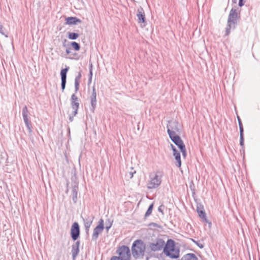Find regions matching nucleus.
Listing matches in <instances>:
<instances>
[{
  "label": "nucleus",
  "mask_w": 260,
  "mask_h": 260,
  "mask_svg": "<svg viewBox=\"0 0 260 260\" xmlns=\"http://www.w3.org/2000/svg\"><path fill=\"white\" fill-rule=\"evenodd\" d=\"M180 150L181 152H182L183 157H185L186 155V150L185 146L183 148H182V149L181 148Z\"/></svg>",
  "instance_id": "473e14b6"
},
{
  "label": "nucleus",
  "mask_w": 260,
  "mask_h": 260,
  "mask_svg": "<svg viewBox=\"0 0 260 260\" xmlns=\"http://www.w3.org/2000/svg\"><path fill=\"white\" fill-rule=\"evenodd\" d=\"M66 80H61V89L62 91L64 90L65 87H66Z\"/></svg>",
  "instance_id": "7c9ffc66"
},
{
  "label": "nucleus",
  "mask_w": 260,
  "mask_h": 260,
  "mask_svg": "<svg viewBox=\"0 0 260 260\" xmlns=\"http://www.w3.org/2000/svg\"><path fill=\"white\" fill-rule=\"evenodd\" d=\"M91 80H92V77H89L88 82L91 83Z\"/></svg>",
  "instance_id": "79ce46f5"
},
{
  "label": "nucleus",
  "mask_w": 260,
  "mask_h": 260,
  "mask_svg": "<svg viewBox=\"0 0 260 260\" xmlns=\"http://www.w3.org/2000/svg\"><path fill=\"white\" fill-rule=\"evenodd\" d=\"M170 138L180 149L183 148L185 146L179 135H175V136L170 137Z\"/></svg>",
  "instance_id": "4468645a"
},
{
  "label": "nucleus",
  "mask_w": 260,
  "mask_h": 260,
  "mask_svg": "<svg viewBox=\"0 0 260 260\" xmlns=\"http://www.w3.org/2000/svg\"><path fill=\"white\" fill-rule=\"evenodd\" d=\"M238 123H239V129H240V134L243 133L244 129H243V125H242V122H241L240 118L239 117V116H238Z\"/></svg>",
  "instance_id": "cd10ccee"
},
{
  "label": "nucleus",
  "mask_w": 260,
  "mask_h": 260,
  "mask_svg": "<svg viewBox=\"0 0 260 260\" xmlns=\"http://www.w3.org/2000/svg\"><path fill=\"white\" fill-rule=\"evenodd\" d=\"M240 144L241 147L244 146V134L243 133L240 134Z\"/></svg>",
  "instance_id": "c85d7f7f"
},
{
  "label": "nucleus",
  "mask_w": 260,
  "mask_h": 260,
  "mask_svg": "<svg viewBox=\"0 0 260 260\" xmlns=\"http://www.w3.org/2000/svg\"><path fill=\"white\" fill-rule=\"evenodd\" d=\"M136 173L135 171H134V172H129V175L131 178H132L133 177V174H134V173Z\"/></svg>",
  "instance_id": "58836bf2"
},
{
  "label": "nucleus",
  "mask_w": 260,
  "mask_h": 260,
  "mask_svg": "<svg viewBox=\"0 0 260 260\" xmlns=\"http://www.w3.org/2000/svg\"><path fill=\"white\" fill-rule=\"evenodd\" d=\"M0 33L5 36L6 38H7L8 36V32L6 31V29L3 27L2 25L0 24Z\"/></svg>",
  "instance_id": "a878e982"
},
{
  "label": "nucleus",
  "mask_w": 260,
  "mask_h": 260,
  "mask_svg": "<svg viewBox=\"0 0 260 260\" xmlns=\"http://www.w3.org/2000/svg\"><path fill=\"white\" fill-rule=\"evenodd\" d=\"M244 5L243 0H239V6L240 7H242Z\"/></svg>",
  "instance_id": "e433bc0d"
},
{
  "label": "nucleus",
  "mask_w": 260,
  "mask_h": 260,
  "mask_svg": "<svg viewBox=\"0 0 260 260\" xmlns=\"http://www.w3.org/2000/svg\"><path fill=\"white\" fill-rule=\"evenodd\" d=\"M91 105V110L93 112L96 106V93L94 86L92 87V92L90 97Z\"/></svg>",
  "instance_id": "ddd939ff"
},
{
  "label": "nucleus",
  "mask_w": 260,
  "mask_h": 260,
  "mask_svg": "<svg viewBox=\"0 0 260 260\" xmlns=\"http://www.w3.org/2000/svg\"><path fill=\"white\" fill-rule=\"evenodd\" d=\"M81 78V73L80 72H79L78 75L76 77V78L75 79V93H77L79 90Z\"/></svg>",
  "instance_id": "6ab92c4d"
},
{
  "label": "nucleus",
  "mask_w": 260,
  "mask_h": 260,
  "mask_svg": "<svg viewBox=\"0 0 260 260\" xmlns=\"http://www.w3.org/2000/svg\"><path fill=\"white\" fill-rule=\"evenodd\" d=\"M165 242L161 239H157L154 242L151 243L149 247L152 251H156L160 250L165 246Z\"/></svg>",
  "instance_id": "1a4fd4ad"
},
{
  "label": "nucleus",
  "mask_w": 260,
  "mask_h": 260,
  "mask_svg": "<svg viewBox=\"0 0 260 260\" xmlns=\"http://www.w3.org/2000/svg\"><path fill=\"white\" fill-rule=\"evenodd\" d=\"M66 52L67 54H69L70 53V49H66Z\"/></svg>",
  "instance_id": "a19ab883"
},
{
  "label": "nucleus",
  "mask_w": 260,
  "mask_h": 260,
  "mask_svg": "<svg viewBox=\"0 0 260 260\" xmlns=\"http://www.w3.org/2000/svg\"><path fill=\"white\" fill-rule=\"evenodd\" d=\"M164 253L171 258H177L179 257L180 249L176 247L175 241L172 239H168L164 248Z\"/></svg>",
  "instance_id": "f257e3e1"
},
{
  "label": "nucleus",
  "mask_w": 260,
  "mask_h": 260,
  "mask_svg": "<svg viewBox=\"0 0 260 260\" xmlns=\"http://www.w3.org/2000/svg\"><path fill=\"white\" fill-rule=\"evenodd\" d=\"M153 204H151L148 209H147V212H146L145 213V217H148L151 214V213H152V209H153Z\"/></svg>",
  "instance_id": "bb28decb"
},
{
  "label": "nucleus",
  "mask_w": 260,
  "mask_h": 260,
  "mask_svg": "<svg viewBox=\"0 0 260 260\" xmlns=\"http://www.w3.org/2000/svg\"><path fill=\"white\" fill-rule=\"evenodd\" d=\"M71 235L72 239L76 240L80 235V228L79 224L77 222H74L71 227Z\"/></svg>",
  "instance_id": "9b49d317"
},
{
  "label": "nucleus",
  "mask_w": 260,
  "mask_h": 260,
  "mask_svg": "<svg viewBox=\"0 0 260 260\" xmlns=\"http://www.w3.org/2000/svg\"><path fill=\"white\" fill-rule=\"evenodd\" d=\"M104 229V220L100 219L99 221V224L94 229L92 239L93 241H96L99 237V235L102 233Z\"/></svg>",
  "instance_id": "6e6552de"
},
{
  "label": "nucleus",
  "mask_w": 260,
  "mask_h": 260,
  "mask_svg": "<svg viewBox=\"0 0 260 260\" xmlns=\"http://www.w3.org/2000/svg\"><path fill=\"white\" fill-rule=\"evenodd\" d=\"M71 45L76 51H79L80 49V45L76 42H72Z\"/></svg>",
  "instance_id": "393cba45"
},
{
  "label": "nucleus",
  "mask_w": 260,
  "mask_h": 260,
  "mask_svg": "<svg viewBox=\"0 0 260 260\" xmlns=\"http://www.w3.org/2000/svg\"><path fill=\"white\" fill-rule=\"evenodd\" d=\"M117 253L122 260H130L131 252L129 248L126 246H122L119 247Z\"/></svg>",
  "instance_id": "423d86ee"
},
{
  "label": "nucleus",
  "mask_w": 260,
  "mask_h": 260,
  "mask_svg": "<svg viewBox=\"0 0 260 260\" xmlns=\"http://www.w3.org/2000/svg\"><path fill=\"white\" fill-rule=\"evenodd\" d=\"M71 106L73 109V111H74L75 114H77L78 110L79 107V103L78 102V98L75 95V94H73L71 96Z\"/></svg>",
  "instance_id": "f8f14e48"
},
{
  "label": "nucleus",
  "mask_w": 260,
  "mask_h": 260,
  "mask_svg": "<svg viewBox=\"0 0 260 260\" xmlns=\"http://www.w3.org/2000/svg\"><path fill=\"white\" fill-rule=\"evenodd\" d=\"M170 146L171 147L172 150L173 151V153H176L178 151L176 148V147L172 144H171Z\"/></svg>",
  "instance_id": "72a5a7b5"
},
{
  "label": "nucleus",
  "mask_w": 260,
  "mask_h": 260,
  "mask_svg": "<svg viewBox=\"0 0 260 260\" xmlns=\"http://www.w3.org/2000/svg\"><path fill=\"white\" fill-rule=\"evenodd\" d=\"M66 24L69 25L77 24L81 23V20L75 17H69L66 18Z\"/></svg>",
  "instance_id": "a211bd4d"
},
{
  "label": "nucleus",
  "mask_w": 260,
  "mask_h": 260,
  "mask_svg": "<svg viewBox=\"0 0 260 260\" xmlns=\"http://www.w3.org/2000/svg\"><path fill=\"white\" fill-rule=\"evenodd\" d=\"M162 207H164V206L163 205H160L158 208V210L159 212H161L162 213V214H164V212H163V210L162 209Z\"/></svg>",
  "instance_id": "c9c22d12"
},
{
  "label": "nucleus",
  "mask_w": 260,
  "mask_h": 260,
  "mask_svg": "<svg viewBox=\"0 0 260 260\" xmlns=\"http://www.w3.org/2000/svg\"><path fill=\"white\" fill-rule=\"evenodd\" d=\"M112 226V223H111L109 226H106V229L107 231H109V229Z\"/></svg>",
  "instance_id": "ea45409f"
},
{
  "label": "nucleus",
  "mask_w": 260,
  "mask_h": 260,
  "mask_svg": "<svg viewBox=\"0 0 260 260\" xmlns=\"http://www.w3.org/2000/svg\"><path fill=\"white\" fill-rule=\"evenodd\" d=\"M79 36V35L76 32H69L68 38L70 40H76Z\"/></svg>",
  "instance_id": "b1692460"
},
{
  "label": "nucleus",
  "mask_w": 260,
  "mask_h": 260,
  "mask_svg": "<svg viewBox=\"0 0 260 260\" xmlns=\"http://www.w3.org/2000/svg\"><path fill=\"white\" fill-rule=\"evenodd\" d=\"M92 64H91V68H90V71H89V77H92Z\"/></svg>",
  "instance_id": "4c0bfd02"
},
{
  "label": "nucleus",
  "mask_w": 260,
  "mask_h": 260,
  "mask_svg": "<svg viewBox=\"0 0 260 260\" xmlns=\"http://www.w3.org/2000/svg\"><path fill=\"white\" fill-rule=\"evenodd\" d=\"M137 17L138 23L140 24L142 26H145L147 22L146 21L145 13L142 8L140 7L138 9Z\"/></svg>",
  "instance_id": "9d476101"
},
{
  "label": "nucleus",
  "mask_w": 260,
  "mask_h": 260,
  "mask_svg": "<svg viewBox=\"0 0 260 260\" xmlns=\"http://www.w3.org/2000/svg\"><path fill=\"white\" fill-rule=\"evenodd\" d=\"M173 155L176 160V166L178 167H180L181 166V161L180 152L178 151L176 153H173Z\"/></svg>",
  "instance_id": "412c9836"
},
{
  "label": "nucleus",
  "mask_w": 260,
  "mask_h": 260,
  "mask_svg": "<svg viewBox=\"0 0 260 260\" xmlns=\"http://www.w3.org/2000/svg\"><path fill=\"white\" fill-rule=\"evenodd\" d=\"M167 132L169 137L179 135L180 133V128H179V124L176 120H170L168 122L167 126Z\"/></svg>",
  "instance_id": "20e7f679"
},
{
  "label": "nucleus",
  "mask_w": 260,
  "mask_h": 260,
  "mask_svg": "<svg viewBox=\"0 0 260 260\" xmlns=\"http://www.w3.org/2000/svg\"><path fill=\"white\" fill-rule=\"evenodd\" d=\"M145 249V244L141 240L135 241L132 247L133 256L136 258L143 256L144 255Z\"/></svg>",
  "instance_id": "7ed1b4c3"
},
{
  "label": "nucleus",
  "mask_w": 260,
  "mask_h": 260,
  "mask_svg": "<svg viewBox=\"0 0 260 260\" xmlns=\"http://www.w3.org/2000/svg\"><path fill=\"white\" fill-rule=\"evenodd\" d=\"M111 260H122L119 256H113L111 257Z\"/></svg>",
  "instance_id": "f704fd0d"
},
{
  "label": "nucleus",
  "mask_w": 260,
  "mask_h": 260,
  "mask_svg": "<svg viewBox=\"0 0 260 260\" xmlns=\"http://www.w3.org/2000/svg\"><path fill=\"white\" fill-rule=\"evenodd\" d=\"M240 13L237 12L235 9H232L230 11L228 19L227 25L225 28V35L228 36L232 28L234 29L237 23V19L239 17Z\"/></svg>",
  "instance_id": "f03ea898"
},
{
  "label": "nucleus",
  "mask_w": 260,
  "mask_h": 260,
  "mask_svg": "<svg viewBox=\"0 0 260 260\" xmlns=\"http://www.w3.org/2000/svg\"><path fill=\"white\" fill-rule=\"evenodd\" d=\"M80 244V241H78L72 246V254L73 260H75L77 256L79 254Z\"/></svg>",
  "instance_id": "dca6fc26"
},
{
  "label": "nucleus",
  "mask_w": 260,
  "mask_h": 260,
  "mask_svg": "<svg viewBox=\"0 0 260 260\" xmlns=\"http://www.w3.org/2000/svg\"><path fill=\"white\" fill-rule=\"evenodd\" d=\"M150 180L147 183L148 189H154L158 187L161 182V177L156 173H151L149 176Z\"/></svg>",
  "instance_id": "39448f33"
},
{
  "label": "nucleus",
  "mask_w": 260,
  "mask_h": 260,
  "mask_svg": "<svg viewBox=\"0 0 260 260\" xmlns=\"http://www.w3.org/2000/svg\"><path fill=\"white\" fill-rule=\"evenodd\" d=\"M77 114H75L74 111H72L71 113L69 114V120L72 122L73 121L74 117L76 116Z\"/></svg>",
  "instance_id": "c756f323"
},
{
  "label": "nucleus",
  "mask_w": 260,
  "mask_h": 260,
  "mask_svg": "<svg viewBox=\"0 0 260 260\" xmlns=\"http://www.w3.org/2000/svg\"><path fill=\"white\" fill-rule=\"evenodd\" d=\"M181 260H198V258L193 253H187L183 255Z\"/></svg>",
  "instance_id": "aec40b11"
},
{
  "label": "nucleus",
  "mask_w": 260,
  "mask_h": 260,
  "mask_svg": "<svg viewBox=\"0 0 260 260\" xmlns=\"http://www.w3.org/2000/svg\"><path fill=\"white\" fill-rule=\"evenodd\" d=\"M28 111L26 106H25L22 110V115L24 122L26 126L29 133L32 132V126L31 121L29 119Z\"/></svg>",
  "instance_id": "0eeeda50"
},
{
  "label": "nucleus",
  "mask_w": 260,
  "mask_h": 260,
  "mask_svg": "<svg viewBox=\"0 0 260 260\" xmlns=\"http://www.w3.org/2000/svg\"><path fill=\"white\" fill-rule=\"evenodd\" d=\"M73 194V201L74 203H76L77 200V194H78V187L76 186H74L72 189Z\"/></svg>",
  "instance_id": "4be33fe9"
},
{
  "label": "nucleus",
  "mask_w": 260,
  "mask_h": 260,
  "mask_svg": "<svg viewBox=\"0 0 260 260\" xmlns=\"http://www.w3.org/2000/svg\"><path fill=\"white\" fill-rule=\"evenodd\" d=\"M197 211L200 217L202 218L204 221L208 223L209 224V226H211V222H209L206 218V214L203 209V207L201 205L200 206H198Z\"/></svg>",
  "instance_id": "2eb2a0df"
},
{
  "label": "nucleus",
  "mask_w": 260,
  "mask_h": 260,
  "mask_svg": "<svg viewBox=\"0 0 260 260\" xmlns=\"http://www.w3.org/2000/svg\"><path fill=\"white\" fill-rule=\"evenodd\" d=\"M93 216H87L83 218L85 231L87 234L88 233L89 228L92 223Z\"/></svg>",
  "instance_id": "f3484780"
},
{
  "label": "nucleus",
  "mask_w": 260,
  "mask_h": 260,
  "mask_svg": "<svg viewBox=\"0 0 260 260\" xmlns=\"http://www.w3.org/2000/svg\"><path fill=\"white\" fill-rule=\"evenodd\" d=\"M69 69V67H67L65 69H62L60 71L61 80L67 79V74Z\"/></svg>",
  "instance_id": "5701e85b"
},
{
  "label": "nucleus",
  "mask_w": 260,
  "mask_h": 260,
  "mask_svg": "<svg viewBox=\"0 0 260 260\" xmlns=\"http://www.w3.org/2000/svg\"><path fill=\"white\" fill-rule=\"evenodd\" d=\"M192 240L200 248H203L204 247V245L203 244L200 243L198 241H196L193 239H192Z\"/></svg>",
  "instance_id": "2f4dec72"
}]
</instances>
